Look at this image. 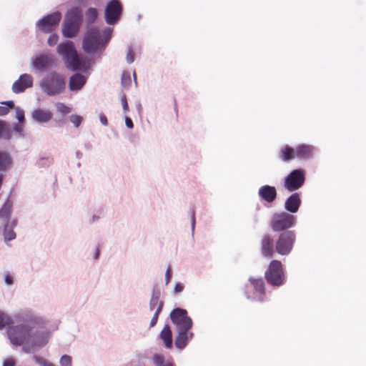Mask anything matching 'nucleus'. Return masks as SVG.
<instances>
[{"instance_id": "obj_54", "label": "nucleus", "mask_w": 366, "mask_h": 366, "mask_svg": "<svg viewBox=\"0 0 366 366\" xmlns=\"http://www.w3.org/2000/svg\"><path fill=\"white\" fill-rule=\"evenodd\" d=\"M99 254V249H97L96 254H95V258L97 259Z\"/></svg>"}, {"instance_id": "obj_13", "label": "nucleus", "mask_w": 366, "mask_h": 366, "mask_svg": "<svg viewBox=\"0 0 366 366\" xmlns=\"http://www.w3.org/2000/svg\"><path fill=\"white\" fill-rule=\"evenodd\" d=\"M122 6L118 0L110 1L105 9V20L109 24H114L120 18Z\"/></svg>"}, {"instance_id": "obj_21", "label": "nucleus", "mask_w": 366, "mask_h": 366, "mask_svg": "<svg viewBox=\"0 0 366 366\" xmlns=\"http://www.w3.org/2000/svg\"><path fill=\"white\" fill-rule=\"evenodd\" d=\"M177 335L175 337V346L182 350L186 347L189 340L193 337V333L189 330H177Z\"/></svg>"}, {"instance_id": "obj_48", "label": "nucleus", "mask_w": 366, "mask_h": 366, "mask_svg": "<svg viewBox=\"0 0 366 366\" xmlns=\"http://www.w3.org/2000/svg\"><path fill=\"white\" fill-rule=\"evenodd\" d=\"M100 122L104 126H107L108 124L107 118L105 115L101 114L99 116Z\"/></svg>"}, {"instance_id": "obj_8", "label": "nucleus", "mask_w": 366, "mask_h": 366, "mask_svg": "<svg viewBox=\"0 0 366 366\" xmlns=\"http://www.w3.org/2000/svg\"><path fill=\"white\" fill-rule=\"evenodd\" d=\"M296 222L293 214L285 212L274 214L270 221V227L274 232H285L292 227Z\"/></svg>"}, {"instance_id": "obj_31", "label": "nucleus", "mask_w": 366, "mask_h": 366, "mask_svg": "<svg viewBox=\"0 0 366 366\" xmlns=\"http://www.w3.org/2000/svg\"><path fill=\"white\" fill-rule=\"evenodd\" d=\"M163 302L159 301V297L157 295H153L149 302V308L151 311L154 310L156 311V309L159 307V305L162 306V309L163 308Z\"/></svg>"}, {"instance_id": "obj_55", "label": "nucleus", "mask_w": 366, "mask_h": 366, "mask_svg": "<svg viewBox=\"0 0 366 366\" xmlns=\"http://www.w3.org/2000/svg\"><path fill=\"white\" fill-rule=\"evenodd\" d=\"M76 157H77L78 158H79V157H80V156L81 155V153L80 152H76Z\"/></svg>"}, {"instance_id": "obj_51", "label": "nucleus", "mask_w": 366, "mask_h": 366, "mask_svg": "<svg viewBox=\"0 0 366 366\" xmlns=\"http://www.w3.org/2000/svg\"><path fill=\"white\" fill-rule=\"evenodd\" d=\"M8 112V108L0 106V116L6 115Z\"/></svg>"}, {"instance_id": "obj_41", "label": "nucleus", "mask_w": 366, "mask_h": 366, "mask_svg": "<svg viewBox=\"0 0 366 366\" xmlns=\"http://www.w3.org/2000/svg\"><path fill=\"white\" fill-rule=\"evenodd\" d=\"M120 101H121V103H122V108H123L124 112L125 114H127L129 112V105H128V103H127V99L126 94H123L121 96Z\"/></svg>"}, {"instance_id": "obj_45", "label": "nucleus", "mask_w": 366, "mask_h": 366, "mask_svg": "<svg viewBox=\"0 0 366 366\" xmlns=\"http://www.w3.org/2000/svg\"><path fill=\"white\" fill-rule=\"evenodd\" d=\"M3 366H15V361L12 358H9L4 360Z\"/></svg>"}, {"instance_id": "obj_29", "label": "nucleus", "mask_w": 366, "mask_h": 366, "mask_svg": "<svg viewBox=\"0 0 366 366\" xmlns=\"http://www.w3.org/2000/svg\"><path fill=\"white\" fill-rule=\"evenodd\" d=\"M153 362L156 366H173L171 360L164 362V357L159 354H155L153 356Z\"/></svg>"}, {"instance_id": "obj_18", "label": "nucleus", "mask_w": 366, "mask_h": 366, "mask_svg": "<svg viewBox=\"0 0 366 366\" xmlns=\"http://www.w3.org/2000/svg\"><path fill=\"white\" fill-rule=\"evenodd\" d=\"M258 194L262 200L268 203L273 202L277 195L275 187L269 185L262 186L258 190Z\"/></svg>"}, {"instance_id": "obj_24", "label": "nucleus", "mask_w": 366, "mask_h": 366, "mask_svg": "<svg viewBox=\"0 0 366 366\" xmlns=\"http://www.w3.org/2000/svg\"><path fill=\"white\" fill-rule=\"evenodd\" d=\"M13 203L7 199L0 209V224L9 223L10 219Z\"/></svg>"}, {"instance_id": "obj_43", "label": "nucleus", "mask_w": 366, "mask_h": 366, "mask_svg": "<svg viewBox=\"0 0 366 366\" xmlns=\"http://www.w3.org/2000/svg\"><path fill=\"white\" fill-rule=\"evenodd\" d=\"M126 59L128 64H132L134 60V51L132 46L128 48Z\"/></svg>"}, {"instance_id": "obj_46", "label": "nucleus", "mask_w": 366, "mask_h": 366, "mask_svg": "<svg viewBox=\"0 0 366 366\" xmlns=\"http://www.w3.org/2000/svg\"><path fill=\"white\" fill-rule=\"evenodd\" d=\"M184 286L182 283H177L174 287V292L176 293L181 292L184 290Z\"/></svg>"}, {"instance_id": "obj_37", "label": "nucleus", "mask_w": 366, "mask_h": 366, "mask_svg": "<svg viewBox=\"0 0 366 366\" xmlns=\"http://www.w3.org/2000/svg\"><path fill=\"white\" fill-rule=\"evenodd\" d=\"M60 366H72L71 357L68 355H64L59 360Z\"/></svg>"}, {"instance_id": "obj_25", "label": "nucleus", "mask_w": 366, "mask_h": 366, "mask_svg": "<svg viewBox=\"0 0 366 366\" xmlns=\"http://www.w3.org/2000/svg\"><path fill=\"white\" fill-rule=\"evenodd\" d=\"M278 157L283 162L293 160L296 157L295 148H292L288 145L282 147L279 152Z\"/></svg>"}, {"instance_id": "obj_12", "label": "nucleus", "mask_w": 366, "mask_h": 366, "mask_svg": "<svg viewBox=\"0 0 366 366\" xmlns=\"http://www.w3.org/2000/svg\"><path fill=\"white\" fill-rule=\"evenodd\" d=\"M61 19V14L59 11H55L51 14H49L41 19H40L36 23V26L39 28L40 31L45 34L51 33L54 28L59 24Z\"/></svg>"}, {"instance_id": "obj_44", "label": "nucleus", "mask_w": 366, "mask_h": 366, "mask_svg": "<svg viewBox=\"0 0 366 366\" xmlns=\"http://www.w3.org/2000/svg\"><path fill=\"white\" fill-rule=\"evenodd\" d=\"M171 277H172L171 268H170V267H168V268L165 272L166 285H167L169 282Z\"/></svg>"}, {"instance_id": "obj_20", "label": "nucleus", "mask_w": 366, "mask_h": 366, "mask_svg": "<svg viewBox=\"0 0 366 366\" xmlns=\"http://www.w3.org/2000/svg\"><path fill=\"white\" fill-rule=\"evenodd\" d=\"M301 202L300 193H293L286 199L285 208L291 213H295L298 211Z\"/></svg>"}, {"instance_id": "obj_50", "label": "nucleus", "mask_w": 366, "mask_h": 366, "mask_svg": "<svg viewBox=\"0 0 366 366\" xmlns=\"http://www.w3.org/2000/svg\"><path fill=\"white\" fill-rule=\"evenodd\" d=\"M1 104H5L6 108L11 109L14 106V103L13 101H6L4 102H2Z\"/></svg>"}, {"instance_id": "obj_33", "label": "nucleus", "mask_w": 366, "mask_h": 366, "mask_svg": "<svg viewBox=\"0 0 366 366\" xmlns=\"http://www.w3.org/2000/svg\"><path fill=\"white\" fill-rule=\"evenodd\" d=\"M33 360L39 366H56L52 362H49L46 360H45L44 358H43L40 356H38V355H34L33 357Z\"/></svg>"}, {"instance_id": "obj_23", "label": "nucleus", "mask_w": 366, "mask_h": 366, "mask_svg": "<svg viewBox=\"0 0 366 366\" xmlns=\"http://www.w3.org/2000/svg\"><path fill=\"white\" fill-rule=\"evenodd\" d=\"M295 156L300 159H306L312 157L313 147L308 144H300L295 149Z\"/></svg>"}, {"instance_id": "obj_6", "label": "nucleus", "mask_w": 366, "mask_h": 366, "mask_svg": "<svg viewBox=\"0 0 366 366\" xmlns=\"http://www.w3.org/2000/svg\"><path fill=\"white\" fill-rule=\"evenodd\" d=\"M113 29L107 26L102 29L93 27V61L104 52L106 45L110 41Z\"/></svg>"}, {"instance_id": "obj_40", "label": "nucleus", "mask_w": 366, "mask_h": 366, "mask_svg": "<svg viewBox=\"0 0 366 366\" xmlns=\"http://www.w3.org/2000/svg\"><path fill=\"white\" fill-rule=\"evenodd\" d=\"M161 312H162V306L159 305V307L156 309V311L154 312L153 317H152V320L150 322V327H154L157 324V322L158 321L159 315Z\"/></svg>"}, {"instance_id": "obj_27", "label": "nucleus", "mask_w": 366, "mask_h": 366, "mask_svg": "<svg viewBox=\"0 0 366 366\" xmlns=\"http://www.w3.org/2000/svg\"><path fill=\"white\" fill-rule=\"evenodd\" d=\"M0 229L3 231L4 242L6 243L9 241L14 239L16 237L15 232L12 228L9 227V223L0 224Z\"/></svg>"}, {"instance_id": "obj_9", "label": "nucleus", "mask_w": 366, "mask_h": 366, "mask_svg": "<svg viewBox=\"0 0 366 366\" xmlns=\"http://www.w3.org/2000/svg\"><path fill=\"white\" fill-rule=\"evenodd\" d=\"M305 182V171L297 169L292 171L284 180V187L290 192H295L302 187Z\"/></svg>"}, {"instance_id": "obj_16", "label": "nucleus", "mask_w": 366, "mask_h": 366, "mask_svg": "<svg viewBox=\"0 0 366 366\" xmlns=\"http://www.w3.org/2000/svg\"><path fill=\"white\" fill-rule=\"evenodd\" d=\"M86 23L87 31L82 41V49L87 54H92V29L90 25L92 24V7L86 10Z\"/></svg>"}, {"instance_id": "obj_39", "label": "nucleus", "mask_w": 366, "mask_h": 366, "mask_svg": "<svg viewBox=\"0 0 366 366\" xmlns=\"http://www.w3.org/2000/svg\"><path fill=\"white\" fill-rule=\"evenodd\" d=\"M121 82L123 86H128L131 84V76L129 73L123 72L121 78Z\"/></svg>"}, {"instance_id": "obj_42", "label": "nucleus", "mask_w": 366, "mask_h": 366, "mask_svg": "<svg viewBox=\"0 0 366 366\" xmlns=\"http://www.w3.org/2000/svg\"><path fill=\"white\" fill-rule=\"evenodd\" d=\"M58 40V35L56 34H51L48 38L47 43L50 46H54L57 44Z\"/></svg>"}, {"instance_id": "obj_3", "label": "nucleus", "mask_w": 366, "mask_h": 366, "mask_svg": "<svg viewBox=\"0 0 366 366\" xmlns=\"http://www.w3.org/2000/svg\"><path fill=\"white\" fill-rule=\"evenodd\" d=\"M57 54L61 56L66 69L71 71H86L91 64L89 57L79 54L74 43L71 40H65L56 48Z\"/></svg>"}, {"instance_id": "obj_49", "label": "nucleus", "mask_w": 366, "mask_h": 366, "mask_svg": "<svg viewBox=\"0 0 366 366\" xmlns=\"http://www.w3.org/2000/svg\"><path fill=\"white\" fill-rule=\"evenodd\" d=\"M9 227L10 228H12V229H14V227H16L17 225V219H14L12 220H9Z\"/></svg>"}, {"instance_id": "obj_28", "label": "nucleus", "mask_w": 366, "mask_h": 366, "mask_svg": "<svg viewBox=\"0 0 366 366\" xmlns=\"http://www.w3.org/2000/svg\"><path fill=\"white\" fill-rule=\"evenodd\" d=\"M12 164L10 154L0 150V171H6Z\"/></svg>"}, {"instance_id": "obj_7", "label": "nucleus", "mask_w": 366, "mask_h": 366, "mask_svg": "<svg viewBox=\"0 0 366 366\" xmlns=\"http://www.w3.org/2000/svg\"><path fill=\"white\" fill-rule=\"evenodd\" d=\"M264 278L269 285L274 287H280L285 284V274L280 260L274 259L270 262L264 272Z\"/></svg>"}, {"instance_id": "obj_30", "label": "nucleus", "mask_w": 366, "mask_h": 366, "mask_svg": "<svg viewBox=\"0 0 366 366\" xmlns=\"http://www.w3.org/2000/svg\"><path fill=\"white\" fill-rule=\"evenodd\" d=\"M23 123H13L11 125V131L18 135V138H24Z\"/></svg>"}, {"instance_id": "obj_22", "label": "nucleus", "mask_w": 366, "mask_h": 366, "mask_svg": "<svg viewBox=\"0 0 366 366\" xmlns=\"http://www.w3.org/2000/svg\"><path fill=\"white\" fill-rule=\"evenodd\" d=\"M248 280L256 292L260 295L259 301H263L266 293L265 284L263 279L251 277Z\"/></svg>"}, {"instance_id": "obj_11", "label": "nucleus", "mask_w": 366, "mask_h": 366, "mask_svg": "<svg viewBox=\"0 0 366 366\" xmlns=\"http://www.w3.org/2000/svg\"><path fill=\"white\" fill-rule=\"evenodd\" d=\"M170 318L177 330H190L193 322L184 309L176 308L170 313Z\"/></svg>"}, {"instance_id": "obj_15", "label": "nucleus", "mask_w": 366, "mask_h": 366, "mask_svg": "<svg viewBox=\"0 0 366 366\" xmlns=\"http://www.w3.org/2000/svg\"><path fill=\"white\" fill-rule=\"evenodd\" d=\"M33 86V77L28 74H24L19 76L12 85V92L15 94L24 92L26 89Z\"/></svg>"}, {"instance_id": "obj_1", "label": "nucleus", "mask_w": 366, "mask_h": 366, "mask_svg": "<svg viewBox=\"0 0 366 366\" xmlns=\"http://www.w3.org/2000/svg\"><path fill=\"white\" fill-rule=\"evenodd\" d=\"M49 322L30 308H21L10 315L0 310V330L8 327L6 334L10 343L21 346L26 354H33L45 347L57 329L51 328Z\"/></svg>"}, {"instance_id": "obj_38", "label": "nucleus", "mask_w": 366, "mask_h": 366, "mask_svg": "<svg viewBox=\"0 0 366 366\" xmlns=\"http://www.w3.org/2000/svg\"><path fill=\"white\" fill-rule=\"evenodd\" d=\"M69 121L73 124L74 127L78 128L82 122V117L77 114H71L69 117Z\"/></svg>"}, {"instance_id": "obj_47", "label": "nucleus", "mask_w": 366, "mask_h": 366, "mask_svg": "<svg viewBox=\"0 0 366 366\" xmlns=\"http://www.w3.org/2000/svg\"><path fill=\"white\" fill-rule=\"evenodd\" d=\"M125 124L129 129H133L134 124L130 118H129V117L125 118Z\"/></svg>"}, {"instance_id": "obj_19", "label": "nucleus", "mask_w": 366, "mask_h": 366, "mask_svg": "<svg viewBox=\"0 0 366 366\" xmlns=\"http://www.w3.org/2000/svg\"><path fill=\"white\" fill-rule=\"evenodd\" d=\"M86 78L79 73L72 74L69 81V89L72 92L79 91L86 84Z\"/></svg>"}, {"instance_id": "obj_26", "label": "nucleus", "mask_w": 366, "mask_h": 366, "mask_svg": "<svg viewBox=\"0 0 366 366\" xmlns=\"http://www.w3.org/2000/svg\"><path fill=\"white\" fill-rule=\"evenodd\" d=\"M159 337L163 340L165 347L170 349L172 346V335L169 325H164L159 334Z\"/></svg>"}, {"instance_id": "obj_53", "label": "nucleus", "mask_w": 366, "mask_h": 366, "mask_svg": "<svg viewBox=\"0 0 366 366\" xmlns=\"http://www.w3.org/2000/svg\"><path fill=\"white\" fill-rule=\"evenodd\" d=\"M194 224H195V217H194V214H192V227L194 228Z\"/></svg>"}, {"instance_id": "obj_4", "label": "nucleus", "mask_w": 366, "mask_h": 366, "mask_svg": "<svg viewBox=\"0 0 366 366\" xmlns=\"http://www.w3.org/2000/svg\"><path fill=\"white\" fill-rule=\"evenodd\" d=\"M83 21V13L81 8H71L65 14L62 26V35L65 38L74 37L79 31Z\"/></svg>"}, {"instance_id": "obj_14", "label": "nucleus", "mask_w": 366, "mask_h": 366, "mask_svg": "<svg viewBox=\"0 0 366 366\" xmlns=\"http://www.w3.org/2000/svg\"><path fill=\"white\" fill-rule=\"evenodd\" d=\"M54 59L51 56L46 54L36 55L31 59L32 67L40 72L45 71L54 66Z\"/></svg>"}, {"instance_id": "obj_35", "label": "nucleus", "mask_w": 366, "mask_h": 366, "mask_svg": "<svg viewBox=\"0 0 366 366\" xmlns=\"http://www.w3.org/2000/svg\"><path fill=\"white\" fill-rule=\"evenodd\" d=\"M15 112H16V119L18 120L19 123H23L25 122V114L24 111L19 107H14Z\"/></svg>"}, {"instance_id": "obj_2", "label": "nucleus", "mask_w": 366, "mask_h": 366, "mask_svg": "<svg viewBox=\"0 0 366 366\" xmlns=\"http://www.w3.org/2000/svg\"><path fill=\"white\" fill-rule=\"evenodd\" d=\"M295 242L296 234L293 231L281 232L276 240L271 234H265L260 240V252L266 258H272L275 253L287 256L292 252Z\"/></svg>"}, {"instance_id": "obj_34", "label": "nucleus", "mask_w": 366, "mask_h": 366, "mask_svg": "<svg viewBox=\"0 0 366 366\" xmlns=\"http://www.w3.org/2000/svg\"><path fill=\"white\" fill-rule=\"evenodd\" d=\"M12 138H13V136L11 134V127H9V124L6 122V124L2 131V135H1V139L6 140V141H9Z\"/></svg>"}, {"instance_id": "obj_32", "label": "nucleus", "mask_w": 366, "mask_h": 366, "mask_svg": "<svg viewBox=\"0 0 366 366\" xmlns=\"http://www.w3.org/2000/svg\"><path fill=\"white\" fill-rule=\"evenodd\" d=\"M56 111L62 115H66L71 112V108L65 105L64 103H56Z\"/></svg>"}, {"instance_id": "obj_10", "label": "nucleus", "mask_w": 366, "mask_h": 366, "mask_svg": "<svg viewBox=\"0 0 366 366\" xmlns=\"http://www.w3.org/2000/svg\"><path fill=\"white\" fill-rule=\"evenodd\" d=\"M170 318L177 330H190L193 322L184 309L176 308L170 313Z\"/></svg>"}, {"instance_id": "obj_52", "label": "nucleus", "mask_w": 366, "mask_h": 366, "mask_svg": "<svg viewBox=\"0 0 366 366\" xmlns=\"http://www.w3.org/2000/svg\"><path fill=\"white\" fill-rule=\"evenodd\" d=\"M98 12L97 10L93 8V20L97 16Z\"/></svg>"}, {"instance_id": "obj_36", "label": "nucleus", "mask_w": 366, "mask_h": 366, "mask_svg": "<svg viewBox=\"0 0 366 366\" xmlns=\"http://www.w3.org/2000/svg\"><path fill=\"white\" fill-rule=\"evenodd\" d=\"M4 283L8 286H11L14 284L15 277L14 274H11L9 272H5L4 277Z\"/></svg>"}, {"instance_id": "obj_5", "label": "nucleus", "mask_w": 366, "mask_h": 366, "mask_svg": "<svg viewBox=\"0 0 366 366\" xmlns=\"http://www.w3.org/2000/svg\"><path fill=\"white\" fill-rule=\"evenodd\" d=\"M66 84L64 76L56 71H51L41 79L40 87L47 95L55 96L65 90Z\"/></svg>"}, {"instance_id": "obj_17", "label": "nucleus", "mask_w": 366, "mask_h": 366, "mask_svg": "<svg viewBox=\"0 0 366 366\" xmlns=\"http://www.w3.org/2000/svg\"><path fill=\"white\" fill-rule=\"evenodd\" d=\"M31 118L38 124H42L49 122L53 118V114L48 109L37 108L32 111Z\"/></svg>"}]
</instances>
